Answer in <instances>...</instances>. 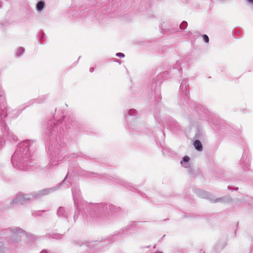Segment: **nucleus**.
Here are the masks:
<instances>
[{
    "label": "nucleus",
    "instance_id": "obj_25",
    "mask_svg": "<svg viewBox=\"0 0 253 253\" xmlns=\"http://www.w3.org/2000/svg\"><path fill=\"white\" fill-rule=\"evenodd\" d=\"M228 189L229 190H232V191H233V189H232V188L231 186H228Z\"/></svg>",
    "mask_w": 253,
    "mask_h": 253
},
{
    "label": "nucleus",
    "instance_id": "obj_32",
    "mask_svg": "<svg viewBox=\"0 0 253 253\" xmlns=\"http://www.w3.org/2000/svg\"><path fill=\"white\" fill-rule=\"evenodd\" d=\"M2 115H1V114L0 113V118L1 119V118H2Z\"/></svg>",
    "mask_w": 253,
    "mask_h": 253
},
{
    "label": "nucleus",
    "instance_id": "obj_15",
    "mask_svg": "<svg viewBox=\"0 0 253 253\" xmlns=\"http://www.w3.org/2000/svg\"><path fill=\"white\" fill-rule=\"evenodd\" d=\"M202 38H203V41L206 43H208L209 42V38L208 37V36L206 34H203L202 36Z\"/></svg>",
    "mask_w": 253,
    "mask_h": 253
},
{
    "label": "nucleus",
    "instance_id": "obj_17",
    "mask_svg": "<svg viewBox=\"0 0 253 253\" xmlns=\"http://www.w3.org/2000/svg\"><path fill=\"white\" fill-rule=\"evenodd\" d=\"M225 246V244H223L222 245H220L219 244H217L215 246L216 249L217 251H220L222 250L224 247Z\"/></svg>",
    "mask_w": 253,
    "mask_h": 253
},
{
    "label": "nucleus",
    "instance_id": "obj_18",
    "mask_svg": "<svg viewBox=\"0 0 253 253\" xmlns=\"http://www.w3.org/2000/svg\"><path fill=\"white\" fill-rule=\"evenodd\" d=\"M116 56L121 58L124 57L125 54L123 53L118 52L116 53Z\"/></svg>",
    "mask_w": 253,
    "mask_h": 253
},
{
    "label": "nucleus",
    "instance_id": "obj_1",
    "mask_svg": "<svg viewBox=\"0 0 253 253\" xmlns=\"http://www.w3.org/2000/svg\"><path fill=\"white\" fill-rule=\"evenodd\" d=\"M191 126L195 127L196 132L194 139L203 140L205 138L203 126L208 119L209 111L195 101L191 102Z\"/></svg>",
    "mask_w": 253,
    "mask_h": 253
},
{
    "label": "nucleus",
    "instance_id": "obj_27",
    "mask_svg": "<svg viewBox=\"0 0 253 253\" xmlns=\"http://www.w3.org/2000/svg\"><path fill=\"white\" fill-rule=\"evenodd\" d=\"M160 28L162 29V30H163V24H161V25L160 26Z\"/></svg>",
    "mask_w": 253,
    "mask_h": 253
},
{
    "label": "nucleus",
    "instance_id": "obj_5",
    "mask_svg": "<svg viewBox=\"0 0 253 253\" xmlns=\"http://www.w3.org/2000/svg\"><path fill=\"white\" fill-rule=\"evenodd\" d=\"M55 190V187L45 189L41 190L38 193L33 194L32 195L28 194H20L17 195V196L11 201V204L12 205H18V204H23L26 201L31 200L33 198H40L42 195H46L49 193L54 191Z\"/></svg>",
    "mask_w": 253,
    "mask_h": 253
},
{
    "label": "nucleus",
    "instance_id": "obj_7",
    "mask_svg": "<svg viewBox=\"0 0 253 253\" xmlns=\"http://www.w3.org/2000/svg\"><path fill=\"white\" fill-rule=\"evenodd\" d=\"M194 192L199 197L209 200L211 203L212 201L214 200L213 196L203 190L196 189L194 190Z\"/></svg>",
    "mask_w": 253,
    "mask_h": 253
},
{
    "label": "nucleus",
    "instance_id": "obj_10",
    "mask_svg": "<svg viewBox=\"0 0 253 253\" xmlns=\"http://www.w3.org/2000/svg\"><path fill=\"white\" fill-rule=\"evenodd\" d=\"M180 89L185 94H187L189 90V82L188 80H184L180 85Z\"/></svg>",
    "mask_w": 253,
    "mask_h": 253
},
{
    "label": "nucleus",
    "instance_id": "obj_4",
    "mask_svg": "<svg viewBox=\"0 0 253 253\" xmlns=\"http://www.w3.org/2000/svg\"><path fill=\"white\" fill-rule=\"evenodd\" d=\"M0 236L2 239H4L10 244L18 243L26 237L24 232L19 228L5 230L0 234Z\"/></svg>",
    "mask_w": 253,
    "mask_h": 253
},
{
    "label": "nucleus",
    "instance_id": "obj_34",
    "mask_svg": "<svg viewBox=\"0 0 253 253\" xmlns=\"http://www.w3.org/2000/svg\"><path fill=\"white\" fill-rule=\"evenodd\" d=\"M73 196H74V193L73 192Z\"/></svg>",
    "mask_w": 253,
    "mask_h": 253
},
{
    "label": "nucleus",
    "instance_id": "obj_33",
    "mask_svg": "<svg viewBox=\"0 0 253 253\" xmlns=\"http://www.w3.org/2000/svg\"><path fill=\"white\" fill-rule=\"evenodd\" d=\"M156 253H163L162 252H157Z\"/></svg>",
    "mask_w": 253,
    "mask_h": 253
},
{
    "label": "nucleus",
    "instance_id": "obj_20",
    "mask_svg": "<svg viewBox=\"0 0 253 253\" xmlns=\"http://www.w3.org/2000/svg\"><path fill=\"white\" fill-rule=\"evenodd\" d=\"M134 112H135V110H130L129 111L128 113H129V115L131 116V115H133V114L134 113Z\"/></svg>",
    "mask_w": 253,
    "mask_h": 253
},
{
    "label": "nucleus",
    "instance_id": "obj_6",
    "mask_svg": "<svg viewBox=\"0 0 253 253\" xmlns=\"http://www.w3.org/2000/svg\"><path fill=\"white\" fill-rule=\"evenodd\" d=\"M240 164L244 170L248 169L251 164V155L248 152L244 151L240 160Z\"/></svg>",
    "mask_w": 253,
    "mask_h": 253
},
{
    "label": "nucleus",
    "instance_id": "obj_21",
    "mask_svg": "<svg viewBox=\"0 0 253 253\" xmlns=\"http://www.w3.org/2000/svg\"><path fill=\"white\" fill-rule=\"evenodd\" d=\"M4 252V248L0 246V253H3Z\"/></svg>",
    "mask_w": 253,
    "mask_h": 253
},
{
    "label": "nucleus",
    "instance_id": "obj_8",
    "mask_svg": "<svg viewBox=\"0 0 253 253\" xmlns=\"http://www.w3.org/2000/svg\"><path fill=\"white\" fill-rule=\"evenodd\" d=\"M232 198L228 196L217 198L216 199H215V197H214V200L212 201V203H230L232 202Z\"/></svg>",
    "mask_w": 253,
    "mask_h": 253
},
{
    "label": "nucleus",
    "instance_id": "obj_9",
    "mask_svg": "<svg viewBox=\"0 0 253 253\" xmlns=\"http://www.w3.org/2000/svg\"><path fill=\"white\" fill-rule=\"evenodd\" d=\"M180 164L182 167L187 169V170H189L190 168V157L188 156H184L180 161Z\"/></svg>",
    "mask_w": 253,
    "mask_h": 253
},
{
    "label": "nucleus",
    "instance_id": "obj_26",
    "mask_svg": "<svg viewBox=\"0 0 253 253\" xmlns=\"http://www.w3.org/2000/svg\"><path fill=\"white\" fill-rule=\"evenodd\" d=\"M93 70H94V69H93V68H90V69H89V71H90V72H92L93 71Z\"/></svg>",
    "mask_w": 253,
    "mask_h": 253
},
{
    "label": "nucleus",
    "instance_id": "obj_2",
    "mask_svg": "<svg viewBox=\"0 0 253 253\" xmlns=\"http://www.w3.org/2000/svg\"><path fill=\"white\" fill-rule=\"evenodd\" d=\"M207 122L214 132L219 136H230L234 130L231 126L218 117L209 116Z\"/></svg>",
    "mask_w": 253,
    "mask_h": 253
},
{
    "label": "nucleus",
    "instance_id": "obj_31",
    "mask_svg": "<svg viewBox=\"0 0 253 253\" xmlns=\"http://www.w3.org/2000/svg\"><path fill=\"white\" fill-rule=\"evenodd\" d=\"M238 189V187H236L234 189V190H237Z\"/></svg>",
    "mask_w": 253,
    "mask_h": 253
},
{
    "label": "nucleus",
    "instance_id": "obj_30",
    "mask_svg": "<svg viewBox=\"0 0 253 253\" xmlns=\"http://www.w3.org/2000/svg\"><path fill=\"white\" fill-rule=\"evenodd\" d=\"M200 253H205V252L202 250H201L200 252Z\"/></svg>",
    "mask_w": 253,
    "mask_h": 253
},
{
    "label": "nucleus",
    "instance_id": "obj_23",
    "mask_svg": "<svg viewBox=\"0 0 253 253\" xmlns=\"http://www.w3.org/2000/svg\"><path fill=\"white\" fill-rule=\"evenodd\" d=\"M249 3L253 4V0H247Z\"/></svg>",
    "mask_w": 253,
    "mask_h": 253
},
{
    "label": "nucleus",
    "instance_id": "obj_19",
    "mask_svg": "<svg viewBox=\"0 0 253 253\" xmlns=\"http://www.w3.org/2000/svg\"><path fill=\"white\" fill-rule=\"evenodd\" d=\"M100 243H98V242H93V243H91V245H89V247H91V246H96L99 244H100Z\"/></svg>",
    "mask_w": 253,
    "mask_h": 253
},
{
    "label": "nucleus",
    "instance_id": "obj_22",
    "mask_svg": "<svg viewBox=\"0 0 253 253\" xmlns=\"http://www.w3.org/2000/svg\"><path fill=\"white\" fill-rule=\"evenodd\" d=\"M252 231L251 232V233H250V235L251 236V237L253 238V229H252Z\"/></svg>",
    "mask_w": 253,
    "mask_h": 253
},
{
    "label": "nucleus",
    "instance_id": "obj_24",
    "mask_svg": "<svg viewBox=\"0 0 253 253\" xmlns=\"http://www.w3.org/2000/svg\"><path fill=\"white\" fill-rule=\"evenodd\" d=\"M40 253H48L46 250H43Z\"/></svg>",
    "mask_w": 253,
    "mask_h": 253
},
{
    "label": "nucleus",
    "instance_id": "obj_29",
    "mask_svg": "<svg viewBox=\"0 0 253 253\" xmlns=\"http://www.w3.org/2000/svg\"><path fill=\"white\" fill-rule=\"evenodd\" d=\"M51 165L53 166H56L57 165V163H55V164L52 163V164H51Z\"/></svg>",
    "mask_w": 253,
    "mask_h": 253
},
{
    "label": "nucleus",
    "instance_id": "obj_16",
    "mask_svg": "<svg viewBox=\"0 0 253 253\" xmlns=\"http://www.w3.org/2000/svg\"><path fill=\"white\" fill-rule=\"evenodd\" d=\"M188 26V24L185 21H183L180 25V28L181 30H184Z\"/></svg>",
    "mask_w": 253,
    "mask_h": 253
},
{
    "label": "nucleus",
    "instance_id": "obj_13",
    "mask_svg": "<svg viewBox=\"0 0 253 253\" xmlns=\"http://www.w3.org/2000/svg\"><path fill=\"white\" fill-rule=\"evenodd\" d=\"M64 212V209L62 207H60L57 211V213L58 216H63Z\"/></svg>",
    "mask_w": 253,
    "mask_h": 253
},
{
    "label": "nucleus",
    "instance_id": "obj_28",
    "mask_svg": "<svg viewBox=\"0 0 253 253\" xmlns=\"http://www.w3.org/2000/svg\"><path fill=\"white\" fill-rule=\"evenodd\" d=\"M190 172H191V177L192 176V175H193V170L191 168V171H190Z\"/></svg>",
    "mask_w": 253,
    "mask_h": 253
},
{
    "label": "nucleus",
    "instance_id": "obj_11",
    "mask_svg": "<svg viewBox=\"0 0 253 253\" xmlns=\"http://www.w3.org/2000/svg\"><path fill=\"white\" fill-rule=\"evenodd\" d=\"M193 145L195 149L199 152H201L203 149V146L202 142L199 139H196L194 141Z\"/></svg>",
    "mask_w": 253,
    "mask_h": 253
},
{
    "label": "nucleus",
    "instance_id": "obj_3",
    "mask_svg": "<svg viewBox=\"0 0 253 253\" xmlns=\"http://www.w3.org/2000/svg\"><path fill=\"white\" fill-rule=\"evenodd\" d=\"M28 151L29 144L27 141L23 142L18 145L17 149L11 158L13 167L23 169L20 164L23 163Z\"/></svg>",
    "mask_w": 253,
    "mask_h": 253
},
{
    "label": "nucleus",
    "instance_id": "obj_14",
    "mask_svg": "<svg viewBox=\"0 0 253 253\" xmlns=\"http://www.w3.org/2000/svg\"><path fill=\"white\" fill-rule=\"evenodd\" d=\"M24 50H25L23 47H19L16 52V55L18 56H21L24 52Z\"/></svg>",
    "mask_w": 253,
    "mask_h": 253
},
{
    "label": "nucleus",
    "instance_id": "obj_12",
    "mask_svg": "<svg viewBox=\"0 0 253 253\" xmlns=\"http://www.w3.org/2000/svg\"><path fill=\"white\" fill-rule=\"evenodd\" d=\"M44 7V2H43L42 1H39V2H38V3L37 4V5H36V8L38 11H41L42 10Z\"/></svg>",
    "mask_w": 253,
    "mask_h": 253
}]
</instances>
